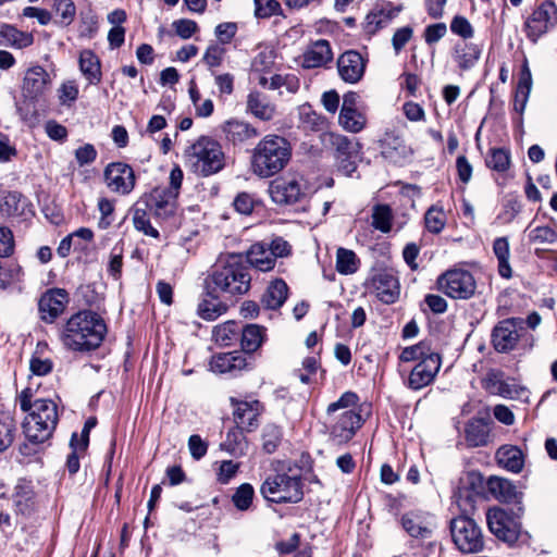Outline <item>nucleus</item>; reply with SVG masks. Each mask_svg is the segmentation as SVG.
Here are the masks:
<instances>
[{"label": "nucleus", "instance_id": "f257e3e1", "mask_svg": "<svg viewBox=\"0 0 557 557\" xmlns=\"http://www.w3.org/2000/svg\"><path fill=\"white\" fill-rule=\"evenodd\" d=\"M32 388H24L17 401L22 411L27 412L23 430L26 438L35 444L44 443L51 437L59 421L57 404L47 398H34Z\"/></svg>", "mask_w": 557, "mask_h": 557}, {"label": "nucleus", "instance_id": "f03ea898", "mask_svg": "<svg viewBox=\"0 0 557 557\" xmlns=\"http://www.w3.org/2000/svg\"><path fill=\"white\" fill-rule=\"evenodd\" d=\"M107 331L104 320L97 312L81 310L64 324L61 341L72 351H91L102 344Z\"/></svg>", "mask_w": 557, "mask_h": 557}, {"label": "nucleus", "instance_id": "7ed1b4c3", "mask_svg": "<svg viewBox=\"0 0 557 557\" xmlns=\"http://www.w3.org/2000/svg\"><path fill=\"white\" fill-rule=\"evenodd\" d=\"M208 289L224 297H239L248 293L251 286L250 268L240 257L231 255L215 263L206 278Z\"/></svg>", "mask_w": 557, "mask_h": 557}, {"label": "nucleus", "instance_id": "20e7f679", "mask_svg": "<svg viewBox=\"0 0 557 557\" xmlns=\"http://www.w3.org/2000/svg\"><path fill=\"white\" fill-rule=\"evenodd\" d=\"M290 159V143L283 136L269 134L252 149L250 166L258 177L269 178L283 171Z\"/></svg>", "mask_w": 557, "mask_h": 557}, {"label": "nucleus", "instance_id": "39448f33", "mask_svg": "<svg viewBox=\"0 0 557 557\" xmlns=\"http://www.w3.org/2000/svg\"><path fill=\"white\" fill-rule=\"evenodd\" d=\"M184 156L191 172L202 177L216 174L225 165L221 144L209 136H200L185 150Z\"/></svg>", "mask_w": 557, "mask_h": 557}, {"label": "nucleus", "instance_id": "423d86ee", "mask_svg": "<svg viewBox=\"0 0 557 557\" xmlns=\"http://www.w3.org/2000/svg\"><path fill=\"white\" fill-rule=\"evenodd\" d=\"M260 493L272 503H298L304 496L301 479L285 472L270 474L261 484Z\"/></svg>", "mask_w": 557, "mask_h": 557}, {"label": "nucleus", "instance_id": "0eeeda50", "mask_svg": "<svg viewBox=\"0 0 557 557\" xmlns=\"http://www.w3.org/2000/svg\"><path fill=\"white\" fill-rule=\"evenodd\" d=\"M450 532L455 545L465 554L483 549L484 536L480 525L471 518L460 516L451 520Z\"/></svg>", "mask_w": 557, "mask_h": 557}, {"label": "nucleus", "instance_id": "6e6552de", "mask_svg": "<svg viewBox=\"0 0 557 557\" xmlns=\"http://www.w3.org/2000/svg\"><path fill=\"white\" fill-rule=\"evenodd\" d=\"M557 25V5L553 1H543L524 22L523 29L532 42L550 32Z\"/></svg>", "mask_w": 557, "mask_h": 557}, {"label": "nucleus", "instance_id": "1a4fd4ad", "mask_svg": "<svg viewBox=\"0 0 557 557\" xmlns=\"http://www.w3.org/2000/svg\"><path fill=\"white\" fill-rule=\"evenodd\" d=\"M438 289L453 299H468L474 295L475 281L466 270H449L437 280Z\"/></svg>", "mask_w": 557, "mask_h": 557}, {"label": "nucleus", "instance_id": "9d476101", "mask_svg": "<svg viewBox=\"0 0 557 557\" xmlns=\"http://www.w3.org/2000/svg\"><path fill=\"white\" fill-rule=\"evenodd\" d=\"M486 522L490 531L499 540L512 544L520 534V523L506 510L499 507L488 509Z\"/></svg>", "mask_w": 557, "mask_h": 557}, {"label": "nucleus", "instance_id": "9b49d317", "mask_svg": "<svg viewBox=\"0 0 557 557\" xmlns=\"http://www.w3.org/2000/svg\"><path fill=\"white\" fill-rule=\"evenodd\" d=\"M271 199L277 205H293L305 196L302 177L286 175L275 178L269 186Z\"/></svg>", "mask_w": 557, "mask_h": 557}, {"label": "nucleus", "instance_id": "f8f14e48", "mask_svg": "<svg viewBox=\"0 0 557 557\" xmlns=\"http://www.w3.org/2000/svg\"><path fill=\"white\" fill-rule=\"evenodd\" d=\"M103 176L107 187L119 195H128L136 184L133 168L124 162L109 163L104 169Z\"/></svg>", "mask_w": 557, "mask_h": 557}, {"label": "nucleus", "instance_id": "ddd939ff", "mask_svg": "<svg viewBox=\"0 0 557 557\" xmlns=\"http://www.w3.org/2000/svg\"><path fill=\"white\" fill-rule=\"evenodd\" d=\"M70 302L69 293L63 288H50L38 300L39 318L42 322L52 324L63 314Z\"/></svg>", "mask_w": 557, "mask_h": 557}, {"label": "nucleus", "instance_id": "4468645a", "mask_svg": "<svg viewBox=\"0 0 557 557\" xmlns=\"http://www.w3.org/2000/svg\"><path fill=\"white\" fill-rule=\"evenodd\" d=\"M483 388L492 394L509 399H519L528 397V391L516 384L513 380H505L504 373L497 370H491L482 380Z\"/></svg>", "mask_w": 557, "mask_h": 557}, {"label": "nucleus", "instance_id": "2eb2a0df", "mask_svg": "<svg viewBox=\"0 0 557 557\" xmlns=\"http://www.w3.org/2000/svg\"><path fill=\"white\" fill-rule=\"evenodd\" d=\"M230 401L233 407V418L236 426L246 432L256 430L259 425L258 418L263 411L262 404L257 399L240 400L235 397H231Z\"/></svg>", "mask_w": 557, "mask_h": 557}, {"label": "nucleus", "instance_id": "dca6fc26", "mask_svg": "<svg viewBox=\"0 0 557 557\" xmlns=\"http://www.w3.org/2000/svg\"><path fill=\"white\" fill-rule=\"evenodd\" d=\"M441 366L442 358L440 354L419 361L408 376V388L419 391L432 384L441 369Z\"/></svg>", "mask_w": 557, "mask_h": 557}, {"label": "nucleus", "instance_id": "f3484780", "mask_svg": "<svg viewBox=\"0 0 557 557\" xmlns=\"http://www.w3.org/2000/svg\"><path fill=\"white\" fill-rule=\"evenodd\" d=\"M522 321L510 318L498 322L492 332V343L498 352L512 350L517 345Z\"/></svg>", "mask_w": 557, "mask_h": 557}, {"label": "nucleus", "instance_id": "a211bd4d", "mask_svg": "<svg viewBox=\"0 0 557 557\" xmlns=\"http://www.w3.org/2000/svg\"><path fill=\"white\" fill-rule=\"evenodd\" d=\"M335 419V417L333 418ZM331 425L330 436L338 445L349 442L356 431L361 428L363 420L355 410L343 411Z\"/></svg>", "mask_w": 557, "mask_h": 557}, {"label": "nucleus", "instance_id": "6ab92c4d", "mask_svg": "<svg viewBox=\"0 0 557 557\" xmlns=\"http://www.w3.org/2000/svg\"><path fill=\"white\" fill-rule=\"evenodd\" d=\"M51 85L49 73L39 65L28 69L23 78L22 92L26 99L37 101L46 95Z\"/></svg>", "mask_w": 557, "mask_h": 557}, {"label": "nucleus", "instance_id": "aec40b11", "mask_svg": "<svg viewBox=\"0 0 557 557\" xmlns=\"http://www.w3.org/2000/svg\"><path fill=\"white\" fill-rule=\"evenodd\" d=\"M331 144L336 151L339 168L345 171L346 174L354 172L356 170L355 160L361 150L359 141L344 135L333 134L331 136Z\"/></svg>", "mask_w": 557, "mask_h": 557}, {"label": "nucleus", "instance_id": "412c9836", "mask_svg": "<svg viewBox=\"0 0 557 557\" xmlns=\"http://www.w3.org/2000/svg\"><path fill=\"white\" fill-rule=\"evenodd\" d=\"M368 287L379 300L387 305L394 304L399 297L398 280L387 271H380L373 274Z\"/></svg>", "mask_w": 557, "mask_h": 557}, {"label": "nucleus", "instance_id": "4be33fe9", "mask_svg": "<svg viewBox=\"0 0 557 557\" xmlns=\"http://www.w3.org/2000/svg\"><path fill=\"white\" fill-rule=\"evenodd\" d=\"M400 523L412 539L420 541L431 539L435 529L434 518L425 512H407L403 515Z\"/></svg>", "mask_w": 557, "mask_h": 557}, {"label": "nucleus", "instance_id": "5701e85b", "mask_svg": "<svg viewBox=\"0 0 557 557\" xmlns=\"http://www.w3.org/2000/svg\"><path fill=\"white\" fill-rule=\"evenodd\" d=\"M380 149L382 157L393 163H404L412 154L411 148L394 131L384 133L380 139Z\"/></svg>", "mask_w": 557, "mask_h": 557}, {"label": "nucleus", "instance_id": "b1692460", "mask_svg": "<svg viewBox=\"0 0 557 557\" xmlns=\"http://www.w3.org/2000/svg\"><path fill=\"white\" fill-rule=\"evenodd\" d=\"M176 193L166 188H153L146 197V208L157 218L166 219L174 214L176 209Z\"/></svg>", "mask_w": 557, "mask_h": 557}, {"label": "nucleus", "instance_id": "393cba45", "mask_svg": "<svg viewBox=\"0 0 557 557\" xmlns=\"http://www.w3.org/2000/svg\"><path fill=\"white\" fill-rule=\"evenodd\" d=\"M337 70L343 81L355 84L364 74L366 60L355 50L346 51L337 60Z\"/></svg>", "mask_w": 557, "mask_h": 557}, {"label": "nucleus", "instance_id": "a878e982", "mask_svg": "<svg viewBox=\"0 0 557 557\" xmlns=\"http://www.w3.org/2000/svg\"><path fill=\"white\" fill-rule=\"evenodd\" d=\"M221 129L225 139L234 146L245 145L259 136V131L253 125L239 119L225 121Z\"/></svg>", "mask_w": 557, "mask_h": 557}, {"label": "nucleus", "instance_id": "bb28decb", "mask_svg": "<svg viewBox=\"0 0 557 557\" xmlns=\"http://www.w3.org/2000/svg\"><path fill=\"white\" fill-rule=\"evenodd\" d=\"M465 441L468 447H483L492 442L491 420L488 418H472L463 430Z\"/></svg>", "mask_w": 557, "mask_h": 557}, {"label": "nucleus", "instance_id": "cd10ccee", "mask_svg": "<svg viewBox=\"0 0 557 557\" xmlns=\"http://www.w3.org/2000/svg\"><path fill=\"white\" fill-rule=\"evenodd\" d=\"M333 60L330 42L319 39L310 44L302 54L301 65L305 69H317L326 65Z\"/></svg>", "mask_w": 557, "mask_h": 557}, {"label": "nucleus", "instance_id": "c85d7f7f", "mask_svg": "<svg viewBox=\"0 0 557 557\" xmlns=\"http://www.w3.org/2000/svg\"><path fill=\"white\" fill-rule=\"evenodd\" d=\"M482 46L468 42L458 41L453 49V60L461 71H469L473 69L479 62L482 54Z\"/></svg>", "mask_w": 557, "mask_h": 557}, {"label": "nucleus", "instance_id": "c756f323", "mask_svg": "<svg viewBox=\"0 0 557 557\" xmlns=\"http://www.w3.org/2000/svg\"><path fill=\"white\" fill-rule=\"evenodd\" d=\"M246 367V358L240 351L218 354L210 361V368L215 373H236Z\"/></svg>", "mask_w": 557, "mask_h": 557}, {"label": "nucleus", "instance_id": "7c9ffc66", "mask_svg": "<svg viewBox=\"0 0 557 557\" xmlns=\"http://www.w3.org/2000/svg\"><path fill=\"white\" fill-rule=\"evenodd\" d=\"M218 292L208 289L198 304V315L207 321H213L227 311V305L216 295Z\"/></svg>", "mask_w": 557, "mask_h": 557}, {"label": "nucleus", "instance_id": "2f4dec72", "mask_svg": "<svg viewBox=\"0 0 557 557\" xmlns=\"http://www.w3.org/2000/svg\"><path fill=\"white\" fill-rule=\"evenodd\" d=\"M497 463L513 473H519L524 465V457L521 449L515 445H503L496 451Z\"/></svg>", "mask_w": 557, "mask_h": 557}, {"label": "nucleus", "instance_id": "473e14b6", "mask_svg": "<svg viewBox=\"0 0 557 557\" xmlns=\"http://www.w3.org/2000/svg\"><path fill=\"white\" fill-rule=\"evenodd\" d=\"M247 111L261 121H271L276 108L259 91H252L247 97Z\"/></svg>", "mask_w": 557, "mask_h": 557}, {"label": "nucleus", "instance_id": "72a5a7b5", "mask_svg": "<svg viewBox=\"0 0 557 557\" xmlns=\"http://www.w3.org/2000/svg\"><path fill=\"white\" fill-rule=\"evenodd\" d=\"M288 286L281 280H274L267 287L264 294L261 297V304L271 310L278 309L283 306L287 298Z\"/></svg>", "mask_w": 557, "mask_h": 557}, {"label": "nucleus", "instance_id": "f704fd0d", "mask_svg": "<svg viewBox=\"0 0 557 557\" xmlns=\"http://www.w3.org/2000/svg\"><path fill=\"white\" fill-rule=\"evenodd\" d=\"M33 42L34 37L32 34L21 32L9 24H0V45L23 49Z\"/></svg>", "mask_w": 557, "mask_h": 557}, {"label": "nucleus", "instance_id": "c9c22d12", "mask_svg": "<svg viewBox=\"0 0 557 557\" xmlns=\"http://www.w3.org/2000/svg\"><path fill=\"white\" fill-rule=\"evenodd\" d=\"M26 198L18 191L0 190V215L16 216L24 213Z\"/></svg>", "mask_w": 557, "mask_h": 557}, {"label": "nucleus", "instance_id": "e433bc0d", "mask_svg": "<svg viewBox=\"0 0 557 557\" xmlns=\"http://www.w3.org/2000/svg\"><path fill=\"white\" fill-rule=\"evenodd\" d=\"M79 70L89 84L96 85L101 81L99 58L91 50H83L79 54Z\"/></svg>", "mask_w": 557, "mask_h": 557}, {"label": "nucleus", "instance_id": "4c0bfd02", "mask_svg": "<svg viewBox=\"0 0 557 557\" xmlns=\"http://www.w3.org/2000/svg\"><path fill=\"white\" fill-rule=\"evenodd\" d=\"M247 260L250 265L263 272L274 268L271 251L264 242L256 243L250 247L247 252Z\"/></svg>", "mask_w": 557, "mask_h": 557}, {"label": "nucleus", "instance_id": "58836bf2", "mask_svg": "<svg viewBox=\"0 0 557 557\" xmlns=\"http://www.w3.org/2000/svg\"><path fill=\"white\" fill-rule=\"evenodd\" d=\"M13 504L17 513L29 516L35 509L34 491L27 483H20L13 493Z\"/></svg>", "mask_w": 557, "mask_h": 557}, {"label": "nucleus", "instance_id": "ea45409f", "mask_svg": "<svg viewBox=\"0 0 557 557\" xmlns=\"http://www.w3.org/2000/svg\"><path fill=\"white\" fill-rule=\"evenodd\" d=\"M401 7H394L392 3H387L382 7L379 11L371 12L367 15V29L370 33H374L380 28L385 27L393 18H395Z\"/></svg>", "mask_w": 557, "mask_h": 557}, {"label": "nucleus", "instance_id": "a19ab883", "mask_svg": "<svg viewBox=\"0 0 557 557\" xmlns=\"http://www.w3.org/2000/svg\"><path fill=\"white\" fill-rule=\"evenodd\" d=\"M243 431L244 430L239 426L232 428L226 433V438L221 444V449L227 451L228 454L235 457L244 456L248 448V442Z\"/></svg>", "mask_w": 557, "mask_h": 557}, {"label": "nucleus", "instance_id": "79ce46f5", "mask_svg": "<svg viewBox=\"0 0 557 557\" xmlns=\"http://www.w3.org/2000/svg\"><path fill=\"white\" fill-rule=\"evenodd\" d=\"M493 252L498 261V273L504 278L512 276V270L509 263L510 248L507 237H497L493 243Z\"/></svg>", "mask_w": 557, "mask_h": 557}, {"label": "nucleus", "instance_id": "37998d69", "mask_svg": "<svg viewBox=\"0 0 557 557\" xmlns=\"http://www.w3.org/2000/svg\"><path fill=\"white\" fill-rule=\"evenodd\" d=\"M265 329L257 325L249 324L240 327V344L245 352H255L264 339Z\"/></svg>", "mask_w": 557, "mask_h": 557}, {"label": "nucleus", "instance_id": "c03bdc74", "mask_svg": "<svg viewBox=\"0 0 557 557\" xmlns=\"http://www.w3.org/2000/svg\"><path fill=\"white\" fill-rule=\"evenodd\" d=\"M239 334L240 325L232 320L215 325L212 331L213 339L221 346H231L239 338Z\"/></svg>", "mask_w": 557, "mask_h": 557}, {"label": "nucleus", "instance_id": "a18cd8bd", "mask_svg": "<svg viewBox=\"0 0 557 557\" xmlns=\"http://www.w3.org/2000/svg\"><path fill=\"white\" fill-rule=\"evenodd\" d=\"M360 259L355 251L347 248H338L336 251V271L343 275H350L358 271Z\"/></svg>", "mask_w": 557, "mask_h": 557}, {"label": "nucleus", "instance_id": "49530a36", "mask_svg": "<svg viewBox=\"0 0 557 557\" xmlns=\"http://www.w3.org/2000/svg\"><path fill=\"white\" fill-rule=\"evenodd\" d=\"M488 488L502 502L509 503L517 496L516 486L507 479L492 478L488 481Z\"/></svg>", "mask_w": 557, "mask_h": 557}, {"label": "nucleus", "instance_id": "de8ad7c7", "mask_svg": "<svg viewBox=\"0 0 557 557\" xmlns=\"http://www.w3.org/2000/svg\"><path fill=\"white\" fill-rule=\"evenodd\" d=\"M298 116L300 126L306 131H319L324 125V119L308 103L298 108Z\"/></svg>", "mask_w": 557, "mask_h": 557}, {"label": "nucleus", "instance_id": "09e8293b", "mask_svg": "<svg viewBox=\"0 0 557 557\" xmlns=\"http://www.w3.org/2000/svg\"><path fill=\"white\" fill-rule=\"evenodd\" d=\"M435 355H437V352L432 350L431 345L422 341L416 345L405 347L399 356V360L401 362L421 361Z\"/></svg>", "mask_w": 557, "mask_h": 557}, {"label": "nucleus", "instance_id": "8fccbe9b", "mask_svg": "<svg viewBox=\"0 0 557 557\" xmlns=\"http://www.w3.org/2000/svg\"><path fill=\"white\" fill-rule=\"evenodd\" d=\"M283 432L282 429L274 424L268 423L263 426L261 438L262 448L267 454H273L282 442Z\"/></svg>", "mask_w": 557, "mask_h": 557}, {"label": "nucleus", "instance_id": "3c124183", "mask_svg": "<svg viewBox=\"0 0 557 557\" xmlns=\"http://www.w3.org/2000/svg\"><path fill=\"white\" fill-rule=\"evenodd\" d=\"M393 211L388 205H375L372 209V226L382 233L392 228Z\"/></svg>", "mask_w": 557, "mask_h": 557}, {"label": "nucleus", "instance_id": "603ef678", "mask_svg": "<svg viewBox=\"0 0 557 557\" xmlns=\"http://www.w3.org/2000/svg\"><path fill=\"white\" fill-rule=\"evenodd\" d=\"M338 122L345 131L359 133L364 128L367 120L359 111L350 110L349 112L341 111Z\"/></svg>", "mask_w": 557, "mask_h": 557}, {"label": "nucleus", "instance_id": "864d4df0", "mask_svg": "<svg viewBox=\"0 0 557 557\" xmlns=\"http://www.w3.org/2000/svg\"><path fill=\"white\" fill-rule=\"evenodd\" d=\"M15 422L8 413H0V453L7 450L14 441Z\"/></svg>", "mask_w": 557, "mask_h": 557}, {"label": "nucleus", "instance_id": "5fc2aeb1", "mask_svg": "<svg viewBox=\"0 0 557 557\" xmlns=\"http://www.w3.org/2000/svg\"><path fill=\"white\" fill-rule=\"evenodd\" d=\"M486 165L497 172H506L510 166V153L504 148H492L486 158Z\"/></svg>", "mask_w": 557, "mask_h": 557}, {"label": "nucleus", "instance_id": "6e6d98bb", "mask_svg": "<svg viewBox=\"0 0 557 557\" xmlns=\"http://www.w3.org/2000/svg\"><path fill=\"white\" fill-rule=\"evenodd\" d=\"M425 227L433 234L441 233L446 225V214L442 208L431 207L424 215Z\"/></svg>", "mask_w": 557, "mask_h": 557}, {"label": "nucleus", "instance_id": "4d7b16f0", "mask_svg": "<svg viewBox=\"0 0 557 557\" xmlns=\"http://www.w3.org/2000/svg\"><path fill=\"white\" fill-rule=\"evenodd\" d=\"M23 276V269L17 263L11 262L3 267L0 265V289H5L11 285L21 282Z\"/></svg>", "mask_w": 557, "mask_h": 557}, {"label": "nucleus", "instance_id": "13d9d810", "mask_svg": "<svg viewBox=\"0 0 557 557\" xmlns=\"http://www.w3.org/2000/svg\"><path fill=\"white\" fill-rule=\"evenodd\" d=\"M253 496L255 490L252 485L249 483H243L233 494L232 502L238 510L245 511L251 506Z\"/></svg>", "mask_w": 557, "mask_h": 557}, {"label": "nucleus", "instance_id": "bf43d9fd", "mask_svg": "<svg viewBox=\"0 0 557 557\" xmlns=\"http://www.w3.org/2000/svg\"><path fill=\"white\" fill-rule=\"evenodd\" d=\"M358 401L357 394L352 392H345L336 401L331 403L326 408V417L330 420H334V416L338 410H350L349 408L355 406Z\"/></svg>", "mask_w": 557, "mask_h": 557}, {"label": "nucleus", "instance_id": "052dcab7", "mask_svg": "<svg viewBox=\"0 0 557 557\" xmlns=\"http://www.w3.org/2000/svg\"><path fill=\"white\" fill-rule=\"evenodd\" d=\"M133 223L136 230L153 238L159 237V232L150 224L146 209L136 208L133 214Z\"/></svg>", "mask_w": 557, "mask_h": 557}, {"label": "nucleus", "instance_id": "680f3d73", "mask_svg": "<svg viewBox=\"0 0 557 557\" xmlns=\"http://www.w3.org/2000/svg\"><path fill=\"white\" fill-rule=\"evenodd\" d=\"M255 16L258 18H269L281 11V4L276 0H253Z\"/></svg>", "mask_w": 557, "mask_h": 557}, {"label": "nucleus", "instance_id": "e2e57ef3", "mask_svg": "<svg viewBox=\"0 0 557 557\" xmlns=\"http://www.w3.org/2000/svg\"><path fill=\"white\" fill-rule=\"evenodd\" d=\"M211 74L214 78V84L218 88L219 96H231L234 91V75L231 73H216L214 71H211Z\"/></svg>", "mask_w": 557, "mask_h": 557}, {"label": "nucleus", "instance_id": "0e129e2a", "mask_svg": "<svg viewBox=\"0 0 557 557\" xmlns=\"http://www.w3.org/2000/svg\"><path fill=\"white\" fill-rule=\"evenodd\" d=\"M58 94L60 103L70 107L78 97V87L74 81H67L60 86Z\"/></svg>", "mask_w": 557, "mask_h": 557}, {"label": "nucleus", "instance_id": "69168bd1", "mask_svg": "<svg viewBox=\"0 0 557 557\" xmlns=\"http://www.w3.org/2000/svg\"><path fill=\"white\" fill-rule=\"evenodd\" d=\"M54 9L64 25H70L74 21L76 7L72 0H55Z\"/></svg>", "mask_w": 557, "mask_h": 557}, {"label": "nucleus", "instance_id": "338daca9", "mask_svg": "<svg viewBox=\"0 0 557 557\" xmlns=\"http://www.w3.org/2000/svg\"><path fill=\"white\" fill-rule=\"evenodd\" d=\"M225 49L219 45H210L202 57V61L212 71L222 64Z\"/></svg>", "mask_w": 557, "mask_h": 557}, {"label": "nucleus", "instance_id": "774afa93", "mask_svg": "<svg viewBox=\"0 0 557 557\" xmlns=\"http://www.w3.org/2000/svg\"><path fill=\"white\" fill-rule=\"evenodd\" d=\"M450 30L463 39H470L474 35L471 23L465 16L457 15L451 20Z\"/></svg>", "mask_w": 557, "mask_h": 557}]
</instances>
